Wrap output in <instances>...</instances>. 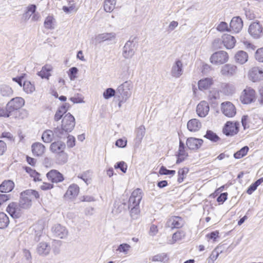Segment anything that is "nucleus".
<instances>
[{
    "instance_id": "obj_1",
    "label": "nucleus",
    "mask_w": 263,
    "mask_h": 263,
    "mask_svg": "<svg viewBox=\"0 0 263 263\" xmlns=\"http://www.w3.org/2000/svg\"><path fill=\"white\" fill-rule=\"evenodd\" d=\"M132 87L133 85L130 81H126L118 87L117 93L122 97L121 101H125L130 96Z\"/></svg>"
},
{
    "instance_id": "obj_2",
    "label": "nucleus",
    "mask_w": 263,
    "mask_h": 263,
    "mask_svg": "<svg viewBox=\"0 0 263 263\" xmlns=\"http://www.w3.org/2000/svg\"><path fill=\"white\" fill-rule=\"evenodd\" d=\"M256 98L255 91L251 87H246L241 92L240 100L243 104H248L254 102Z\"/></svg>"
},
{
    "instance_id": "obj_3",
    "label": "nucleus",
    "mask_w": 263,
    "mask_h": 263,
    "mask_svg": "<svg viewBox=\"0 0 263 263\" xmlns=\"http://www.w3.org/2000/svg\"><path fill=\"white\" fill-rule=\"evenodd\" d=\"M229 56L227 52L219 51L213 53L211 58V62L214 64H222L228 62Z\"/></svg>"
},
{
    "instance_id": "obj_4",
    "label": "nucleus",
    "mask_w": 263,
    "mask_h": 263,
    "mask_svg": "<svg viewBox=\"0 0 263 263\" xmlns=\"http://www.w3.org/2000/svg\"><path fill=\"white\" fill-rule=\"evenodd\" d=\"M75 126V119L70 113L66 114L62 121V126L68 133L71 132Z\"/></svg>"
},
{
    "instance_id": "obj_5",
    "label": "nucleus",
    "mask_w": 263,
    "mask_h": 263,
    "mask_svg": "<svg viewBox=\"0 0 263 263\" xmlns=\"http://www.w3.org/2000/svg\"><path fill=\"white\" fill-rule=\"evenodd\" d=\"M25 104L24 99L21 97H16L11 99L7 104V109L11 113L20 109Z\"/></svg>"
},
{
    "instance_id": "obj_6",
    "label": "nucleus",
    "mask_w": 263,
    "mask_h": 263,
    "mask_svg": "<svg viewBox=\"0 0 263 263\" xmlns=\"http://www.w3.org/2000/svg\"><path fill=\"white\" fill-rule=\"evenodd\" d=\"M239 125L237 122L228 121L223 128V133L228 136H234L238 132Z\"/></svg>"
},
{
    "instance_id": "obj_7",
    "label": "nucleus",
    "mask_w": 263,
    "mask_h": 263,
    "mask_svg": "<svg viewBox=\"0 0 263 263\" xmlns=\"http://www.w3.org/2000/svg\"><path fill=\"white\" fill-rule=\"evenodd\" d=\"M221 109L224 116L229 118L234 117L236 113L235 106L229 101L222 103Z\"/></svg>"
},
{
    "instance_id": "obj_8",
    "label": "nucleus",
    "mask_w": 263,
    "mask_h": 263,
    "mask_svg": "<svg viewBox=\"0 0 263 263\" xmlns=\"http://www.w3.org/2000/svg\"><path fill=\"white\" fill-rule=\"evenodd\" d=\"M22 209L20 204L15 202L10 203L7 208V212L14 218L21 217L22 214Z\"/></svg>"
},
{
    "instance_id": "obj_9",
    "label": "nucleus",
    "mask_w": 263,
    "mask_h": 263,
    "mask_svg": "<svg viewBox=\"0 0 263 263\" xmlns=\"http://www.w3.org/2000/svg\"><path fill=\"white\" fill-rule=\"evenodd\" d=\"M248 32L253 38L258 39L262 34V27L259 22H253L250 24Z\"/></svg>"
},
{
    "instance_id": "obj_10",
    "label": "nucleus",
    "mask_w": 263,
    "mask_h": 263,
    "mask_svg": "<svg viewBox=\"0 0 263 263\" xmlns=\"http://www.w3.org/2000/svg\"><path fill=\"white\" fill-rule=\"evenodd\" d=\"M53 235L58 238L64 239L68 236V232L67 229L60 224H55L51 228Z\"/></svg>"
},
{
    "instance_id": "obj_11",
    "label": "nucleus",
    "mask_w": 263,
    "mask_h": 263,
    "mask_svg": "<svg viewBox=\"0 0 263 263\" xmlns=\"http://www.w3.org/2000/svg\"><path fill=\"white\" fill-rule=\"evenodd\" d=\"M142 198L141 190L140 189L135 190L129 199L128 208H130V206H138Z\"/></svg>"
},
{
    "instance_id": "obj_12",
    "label": "nucleus",
    "mask_w": 263,
    "mask_h": 263,
    "mask_svg": "<svg viewBox=\"0 0 263 263\" xmlns=\"http://www.w3.org/2000/svg\"><path fill=\"white\" fill-rule=\"evenodd\" d=\"M184 221L179 216H172L168 219L166 223V227L171 229H179L184 224Z\"/></svg>"
},
{
    "instance_id": "obj_13",
    "label": "nucleus",
    "mask_w": 263,
    "mask_h": 263,
    "mask_svg": "<svg viewBox=\"0 0 263 263\" xmlns=\"http://www.w3.org/2000/svg\"><path fill=\"white\" fill-rule=\"evenodd\" d=\"M249 78L253 82L263 80V70L257 67L251 68L249 72Z\"/></svg>"
},
{
    "instance_id": "obj_14",
    "label": "nucleus",
    "mask_w": 263,
    "mask_h": 263,
    "mask_svg": "<svg viewBox=\"0 0 263 263\" xmlns=\"http://www.w3.org/2000/svg\"><path fill=\"white\" fill-rule=\"evenodd\" d=\"M135 43L128 41L123 48V57L125 59L131 58L135 54Z\"/></svg>"
},
{
    "instance_id": "obj_15",
    "label": "nucleus",
    "mask_w": 263,
    "mask_h": 263,
    "mask_svg": "<svg viewBox=\"0 0 263 263\" xmlns=\"http://www.w3.org/2000/svg\"><path fill=\"white\" fill-rule=\"evenodd\" d=\"M172 77L178 78L183 73V64L180 60H176L173 64L171 71Z\"/></svg>"
},
{
    "instance_id": "obj_16",
    "label": "nucleus",
    "mask_w": 263,
    "mask_h": 263,
    "mask_svg": "<svg viewBox=\"0 0 263 263\" xmlns=\"http://www.w3.org/2000/svg\"><path fill=\"white\" fill-rule=\"evenodd\" d=\"M243 22L239 16L234 17L230 23V31L239 32L242 28Z\"/></svg>"
},
{
    "instance_id": "obj_17",
    "label": "nucleus",
    "mask_w": 263,
    "mask_h": 263,
    "mask_svg": "<svg viewBox=\"0 0 263 263\" xmlns=\"http://www.w3.org/2000/svg\"><path fill=\"white\" fill-rule=\"evenodd\" d=\"M203 142L201 139L190 137L187 139L186 144L190 149L197 150L200 147Z\"/></svg>"
},
{
    "instance_id": "obj_18",
    "label": "nucleus",
    "mask_w": 263,
    "mask_h": 263,
    "mask_svg": "<svg viewBox=\"0 0 263 263\" xmlns=\"http://www.w3.org/2000/svg\"><path fill=\"white\" fill-rule=\"evenodd\" d=\"M116 34L115 32L103 33L99 34L95 37L97 43H100L105 41H112L116 39Z\"/></svg>"
},
{
    "instance_id": "obj_19",
    "label": "nucleus",
    "mask_w": 263,
    "mask_h": 263,
    "mask_svg": "<svg viewBox=\"0 0 263 263\" xmlns=\"http://www.w3.org/2000/svg\"><path fill=\"white\" fill-rule=\"evenodd\" d=\"M237 67L234 65L227 64L221 67L220 73L222 76L231 77L236 73Z\"/></svg>"
},
{
    "instance_id": "obj_20",
    "label": "nucleus",
    "mask_w": 263,
    "mask_h": 263,
    "mask_svg": "<svg viewBox=\"0 0 263 263\" xmlns=\"http://www.w3.org/2000/svg\"><path fill=\"white\" fill-rule=\"evenodd\" d=\"M47 177L49 180L52 182L58 183L64 180L63 176L61 173L57 170H52L49 171L46 174Z\"/></svg>"
},
{
    "instance_id": "obj_21",
    "label": "nucleus",
    "mask_w": 263,
    "mask_h": 263,
    "mask_svg": "<svg viewBox=\"0 0 263 263\" xmlns=\"http://www.w3.org/2000/svg\"><path fill=\"white\" fill-rule=\"evenodd\" d=\"M197 114L200 117H205L209 111V106L205 101H201L197 106Z\"/></svg>"
},
{
    "instance_id": "obj_22",
    "label": "nucleus",
    "mask_w": 263,
    "mask_h": 263,
    "mask_svg": "<svg viewBox=\"0 0 263 263\" xmlns=\"http://www.w3.org/2000/svg\"><path fill=\"white\" fill-rule=\"evenodd\" d=\"M222 43L225 47L227 49L233 48L236 43V40L234 36L225 34L222 36Z\"/></svg>"
},
{
    "instance_id": "obj_23",
    "label": "nucleus",
    "mask_w": 263,
    "mask_h": 263,
    "mask_svg": "<svg viewBox=\"0 0 263 263\" xmlns=\"http://www.w3.org/2000/svg\"><path fill=\"white\" fill-rule=\"evenodd\" d=\"M50 250V246L46 242H41L37 246L36 251L40 255L47 256L49 254Z\"/></svg>"
},
{
    "instance_id": "obj_24",
    "label": "nucleus",
    "mask_w": 263,
    "mask_h": 263,
    "mask_svg": "<svg viewBox=\"0 0 263 263\" xmlns=\"http://www.w3.org/2000/svg\"><path fill=\"white\" fill-rule=\"evenodd\" d=\"M31 199L28 196L26 191L21 194V199L19 204L24 209L29 208L31 205Z\"/></svg>"
},
{
    "instance_id": "obj_25",
    "label": "nucleus",
    "mask_w": 263,
    "mask_h": 263,
    "mask_svg": "<svg viewBox=\"0 0 263 263\" xmlns=\"http://www.w3.org/2000/svg\"><path fill=\"white\" fill-rule=\"evenodd\" d=\"M201 123L197 119L190 120L187 124V129L192 132H196L201 128Z\"/></svg>"
},
{
    "instance_id": "obj_26",
    "label": "nucleus",
    "mask_w": 263,
    "mask_h": 263,
    "mask_svg": "<svg viewBox=\"0 0 263 263\" xmlns=\"http://www.w3.org/2000/svg\"><path fill=\"white\" fill-rule=\"evenodd\" d=\"M50 150L52 152L58 154L64 152L65 148V144L61 141H58L53 142L50 146Z\"/></svg>"
},
{
    "instance_id": "obj_27",
    "label": "nucleus",
    "mask_w": 263,
    "mask_h": 263,
    "mask_svg": "<svg viewBox=\"0 0 263 263\" xmlns=\"http://www.w3.org/2000/svg\"><path fill=\"white\" fill-rule=\"evenodd\" d=\"M32 152L34 156H42L45 152V146L40 142H35L32 144L31 146Z\"/></svg>"
},
{
    "instance_id": "obj_28",
    "label": "nucleus",
    "mask_w": 263,
    "mask_h": 263,
    "mask_svg": "<svg viewBox=\"0 0 263 263\" xmlns=\"http://www.w3.org/2000/svg\"><path fill=\"white\" fill-rule=\"evenodd\" d=\"M79 192V187L76 184H72L69 186L65 194V196L67 197L70 199H72L78 196Z\"/></svg>"
},
{
    "instance_id": "obj_29",
    "label": "nucleus",
    "mask_w": 263,
    "mask_h": 263,
    "mask_svg": "<svg viewBox=\"0 0 263 263\" xmlns=\"http://www.w3.org/2000/svg\"><path fill=\"white\" fill-rule=\"evenodd\" d=\"M248 59V53L242 50L238 51L235 55V60L236 63L240 64H245Z\"/></svg>"
},
{
    "instance_id": "obj_30",
    "label": "nucleus",
    "mask_w": 263,
    "mask_h": 263,
    "mask_svg": "<svg viewBox=\"0 0 263 263\" xmlns=\"http://www.w3.org/2000/svg\"><path fill=\"white\" fill-rule=\"evenodd\" d=\"M213 84V80L211 78H207L200 80L198 82V88L201 90L209 89Z\"/></svg>"
},
{
    "instance_id": "obj_31",
    "label": "nucleus",
    "mask_w": 263,
    "mask_h": 263,
    "mask_svg": "<svg viewBox=\"0 0 263 263\" xmlns=\"http://www.w3.org/2000/svg\"><path fill=\"white\" fill-rule=\"evenodd\" d=\"M14 187V183L11 180L4 181L0 185V191L7 193L11 191Z\"/></svg>"
},
{
    "instance_id": "obj_32",
    "label": "nucleus",
    "mask_w": 263,
    "mask_h": 263,
    "mask_svg": "<svg viewBox=\"0 0 263 263\" xmlns=\"http://www.w3.org/2000/svg\"><path fill=\"white\" fill-rule=\"evenodd\" d=\"M223 92L227 95H232L235 93L236 88L232 83H223L221 85Z\"/></svg>"
},
{
    "instance_id": "obj_33",
    "label": "nucleus",
    "mask_w": 263,
    "mask_h": 263,
    "mask_svg": "<svg viewBox=\"0 0 263 263\" xmlns=\"http://www.w3.org/2000/svg\"><path fill=\"white\" fill-rule=\"evenodd\" d=\"M52 70V67L50 65H46L44 66L42 70L38 72L37 75L41 77L42 79L45 78L48 79L51 76L50 71Z\"/></svg>"
},
{
    "instance_id": "obj_34",
    "label": "nucleus",
    "mask_w": 263,
    "mask_h": 263,
    "mask_svg": "<svg viewBox=\"0 0 263 263\" xmlns=\"http://www.w3.org/2000/svg\"><path fill=\"white\" fill-rule=\"evenodd\" d=\"M13 90L11 87L6 84L0 85V94L3 97H11L13 94Z\"/></svg>"
},
{
    "instance_id": "obj_35",
    "label": "nucleus",
    "mask_w": 263,
    "mask_h": 263,
    "mask_svg": "<svg viewBox=\"0 0 263 263\" xmlns=\"http://www.w3.org/2000/svg\"><path fill=\"white\" fill-rule=\"evenodd\" d=\"M42 139L44 142L49 143L55 138L53 130L47 129L45 130L42 136Z\"/></svg>"
},
{
    "instance_id": "obj_36",
    "label": "nucleus",
    "mask_w": 263,
    "mask_h": 263,
    "mask_svg": "<svg viewBox=\"0 0 263 263\" xmlns=\"http://www.w3.org/2000/svg\"><path fill=\"white\" fill-rule=\"evenodd\" d=\"M53 132L55 138L63 139L65 138L68 135V132L66 131L62 126L61 127H57L53 129Z\"/></svg>"
},
{
    "instance_id": "obj_37",
    "label": "nucleus",
    "mask_w": 263,
    "mask_h": 263,
    "mask_svg": "<svg viewBox=\"0 0 263 263\" xmlns=\"http://www.w3.org/2000/svg\"><path fill=\"white\" fill-rule=\"evenodd\" d=\"M36 7L35 5L32 4L29 5L27 8V11L23 14V18L26 21H28L34 13L36 11Z\"/></svg>"
},
{
    "instance_id": "obj_38",
    "label": "nucleus",
    "mask_w": 263,
    "mask_h": 263,
    "mask_svg": "<svg viewBox=\"0 0 263 263\" xmlns=\"http://www.w3.org/2000/svg\"><path fill=\"white\" fill-rule=\"evenodd\" d=\"M136 137L135 140L136 143H140L145 134V128L143 125H140L136 130Z\"/></svg>"
},
{
    "instance_id": "obj_39",
    "label": "nucleus",
    "mask_w": 263,
    "mask_h": 263,
    "mask_svg": "<svg viewBox=\"0 0 263 263\" xmlns=\"http://www.w3.org/2000/svg\"><path fill=\"white\" fill-rule=\"evenodd\" d=\"M116 4V0H104V9L106 12H111L114 10Z\"/></svg>"
},
{
    "instance_id": "obj_40",
    "label": "nucleus",
    "mask_w": 263,
    "mask_h": 263,
    "mask_svg": "<svg viewBox=\"0 0 263 263\" xmlns=\"http://www.w3.org/2000/svg\"><path fill=\"white\" fill-rule=\"evenodd\" d=\"M9 223V219L4 212H0V229H5Z\"/></svg>"
},
{
    "instance_id": "obj_41",
    "label": "nucleus",
    "mask_w": 263,
    "mask_h": 263,
    "mask_svg": "<svg viewBox=\"0 0 263 263\" xmlns=\"http://www.w3.org/2000/svg\"><path fill=\"white\" fill-rule=\"evenodd\" d=\"M23 89L27 93H31L35 90V86L29 81H25L23 83Z\"/></svg>"
},
{
    "instance_id": "obj_42",
    "label": "nucleus",
    "mask_w": 263,
    "mask_h": 263,
    "mask_svg": "<svg viewBox=\"0 0 263 263\" xmlns=\"http://www.w3.org/2000/svg\"><path fill=\"white\" fill-rule=\"evenodd\" d=\"M204 137L213 142H216L220 139L219 137L216 133L210 130L206 131V134L204 136Z\"/></svg>"
},
{
    "instance_id": "obj_43",
    "label": "nucleus",
    "mask_w": 263,
    "mask_h": 263,
    "mask_svg": "<svg viewBox=\"0 0 263 263\" xmlns=\"http://www.w3.org/2000/svg\"><path fill=\"white\" fill-rule=\"evenodd\" d=\"M54 18L52 16H48L44 22V26L48 29H54Z\"/></svg>"
},
{
    "instance_id": "obj_44",
    "label": "nucleus",
    "mask_w": 263,
    "mask_h": 263,
    "mask_svg": "<svg viewBox=\"0 0 263 263\" xmlns=\"http://www.w3.org/2000/svg\"><path fill=\"white\" fill-rule=\"evenodd\" d=\"M249 151V147L247 146L241 148L234 154V157L236 159H240L246 156Z\"/></svg>"
},
{
    "instance_id": "obj_45",
    "label": "nucleus",
    "mask_w": 263,
    "mask_h": 263,
    "mask_svg": "<svg viewBox=\"0 0 263 263\" xmlns=\"http://www.w3.org/2000/svg\"><path fill=\"white\" fill-rule=\"evenodd\" d=\"M167 260V256L166 254L164 253L156 255L154 256L152 258V260L153 261H161L164 262L166 261Z\"/></svg>"
},
{
    "instance_id": "obj_46",
    "label": "nucleus",
    "mask_w": 263,
    "mask_h": 263,
    "mask_svg": "<svg viewBox=\"0 0 263 263\" xmlns=\"http://www.w3.org/2000/svg\"><path fill=\"white\" fill-rule=\"evenodd\" d=\"M189 172V169L186 167H183L182 168H180L178 171V182L179 183L182 182L184 178L185 177L186 174Z\"/></svg>"
},
{
    "instance_id": "obj_47",
    "label": "nucleus",
    "mask_w": 263,
    "mask_h": 263,
    "mask_svg": "<svg viewBox=\"0 0 263 263\" xmlns=\"http://www.w3.org/2000/svg\"><path fill=\"white\" fill-rule=\"evenodd\" d=\"M185 233L183 231H178L177 232L175 233L172 236L173 241L176 242L177 241L180 240L183 238L185 237Z\"/></svg>"
},
{
    "instance_id": "obj_48",
    "label": "nucleus",
    "mask_w": 263,
    "mask_h": 263,
    "mask_svg": "<svg viewBox=\"0 0 263 263\" xmlns=\"http://www.w3.org/2000/svg\"><path fill=\"white\" fill-rule=\"evenodd\" d=\"M160 175H172L173 176L175 174L176 172L174 170H167L165 166H162L159 170V172Z\"/></svg>"
},
{
    "instance_id": "obj_49",
    "label": "nucleus",
    "mask_w": 263,
    "mask_h": 263,
    "mask_svg": "<svg viewBox=\"0 0 263 263\" xmlns=\"http://www.w3.org/2000/svg\"><path fill=\"white\" fill-rule=\"evenodd\" d=\"M57 160L60 164L65 163L68 159L67 155L64 152L61 153L57 155Z\"/></svg>"
},
{
    "instance_id": "obj_50",
    "label": "nucleus",
    "mask_w": 263,
    "mask_h": 263,
    "mask_svg": "<svg viewBox=\"0 0 263 263\" xmlns=\"http://www.w3.org/2000/svg\"><path fill=\"white\" fill-rule=\"evenodd\" d=\"M116 91L112 88H107L103 92V97L105 99H108L115 96Z\"/></svg>"
},
{
    "instance_id": "obj_51",
    "label": "nucleus",
    "mask_w": 263,
    "mask_h": 263,
    "mask_svg": "<svg viewBox=\"0 0 263 263\" xmlns=\"http://www.w3.org/2000/svg\"><path fill=\"white\" fill-rule=\"evenodd\" d=\"M115 168H119L123 173H125L127 170V165L124 161L117 162L115 165Z\"/></svg>"
},
{
    "instance_id": "obj_52",
    "label": "nucleus",
    "mask_w": 263,
    "mask_h": 263,
    "mask_svg": "<svg viewBox=\"0 0 263 263\" xmlns=\"http://www.w3.org/2000/svg\"><path fill=\"white\" fill-rule=\"evenodd\" d=\"M130 248V246L128 244L122 243L119 245L117 250L126 254Z\"/></svg>"
},
{
    "instance_id": "obj_53",
    "label": "nucleus",
    "mask_w": 263,
    "mask_h": 263,
    "mask_svg": "<svg viewBox=\"0 0 263 263\" xmlns=\"http://www.w3.org/2000/svg\"><path fill=\"white\" fill-rule=\"evenodd\" d=\"M27 193L28 196L31 199V201L33 199H37L39 198L40 195L39 193L34 190H27L26 191Z\"/></svg>"
},
{
    "instance_id": "obj_54",
    "label": "nucleus",
    "mask_w": 263,
    "mask_h": 263,
    "mask_svg": "<svg viewBox=\"0 0 263 263\" xmlns=\"http://www.w3.org/2000/svg\"><path fill=\"white\" fill-rule=\"evenodd\" d=\"M255 58L259 62H263V47L258 49L255 54Z\"/></svg>"
},
{
    "instance_id": "obj_55",
    "label": "nucleus",
    "mask_w": 263,
    "mask_h": 263,
    "mask_svg": "<svg viewBox=\"0 0 263 263\" xmlns=\"http://www.w3.org/2000/svg\"><path fill=\"white\" fill-rule=\"evenodd\" d=\"M217 30L220 32L225 31H230V28L228 27V25L224 22H221L217 27Z\"/></svg>"
},
{
    "instance_id": "obj_56",
    "label": "nucleus",
    "mask_w": 263,
    "mask_h": 263,
    "mask_svg": "<svg viewBox=\"0 0 263 263\" xmlns=\"http://www.w3.org/2000/svg\"><path fill=\"white\" fill-rule=\"evenodd\" d=\"M184 148L185 146L184 143L182 141L180 140L178 150V154L179 156H187V154L185 152Z\"/></svg>"
},
{
    "instance_id": "obj_57",
    "label": "nucleus",
    "mask_w": 263,
    "mask_h": 263,
    "mask_svg": "<svg viewBox=\"0 0 263 263\" xmlns=\"http://www.w3.org/2000/svg\"><path fill=\"white\" fill-rule=\"evenodd\" d=\"M126 204L125 203L119 204V203H117V202H116L114 204L115 209L114 211L116 213H120L124 209V206Z\"/></svg>"
},
{
    "instance_id": "obj_58",
    "label": "nucleus",
    "mask_w": 263,
    "mask_h": 263,
    "mask_svg": "<svg viewBox=\"0 0 263 263\" xmlns=\"http://www.w3.org/2000/svg\"><path fill=\"white\" fill-rule=\"evenodd\" d=\"M63 10L66 13H69L73 11H77V9H76V4L72 3L71 5L69 6H63L62 8Z\"/></svg>"
},
{
    "instance_id": "obj_59",
    "label": "nucleus",
    "mask_w": 263,
    "mask_h": 263,
    "mask_svg": "<svg viewBox=\"0 0 263 263\" xmlns=\"http://www.w3.org/2000/svg\"><path fill=\"white\" fill-rule=\"evenodd\" d=\"M67 146L69 147H73L75 145V138L72 135H69L67 136Z\"/></svg>"
},
{
    "instance_id": "obj_60",
    "label": "nucleus",
    "mask_w": 263,
    "mask_h": 263,
    "mask_svg": "<svg viewBox=\"0 0 263 263\" xmlns=\"http://www.w3.org/2000/svg\"><path fill=\"white\" fill-rule=\"evenodd\" d=\"M11 115L10 111H9L6 105V109L0 108V117H9Z\"/></svg>"
},
{
    "instance_id": "obj_61",
    "label": "nucleus",
    "mask_w": 263,
    "mask_h": 263,
    "mask_svg": "<svg viewBox=\"0 0 263 263\" xmlns=\"http://www.w3.org/2000/svg\"><path fill=\"white\" fill-rule=\"evenodd\" d=\"M64 113V110H61V109L59 108L55 114L54 117V121H58L60 120L62 118Z\"/></svg>"
},
{
    "instance_id": "obj_62",
    "label": "nucleus",
    "mask_w": 263,
    "mask_h": 263,
    "mask_svg": "<svg viewBox=\"0 0 263 263\" xmlns=\"http://www.w3.org/2000/svg\"><path fill=\"white\" fill-rule=\"evenodd\" d=\"M78 69L77 67H73L69 69V77L70 80H73L76 77V74L78 73Z\"/></svg>"
},
{
    "instance_id": "obj_63",
    "label": "nucleus",
    "mask_w": 263,
    "mask_h": 263,
    "mask_svg": "<svg viewBox=\"0 0 263 263\" xmlns=\"http://www.w3.org/2000/svg\"><path fill=\"white\" fill-rule=\"evenodd\" d=\"M228 193H221L217 198V201L218 202L223 203L227 199Z\"/></svg>"
},
{
    "instance_id": "obj_64",
    "label": "nucleus",
    "mask_w": 263,
    "mask_h": 263,
    "mask_svg": "<svg viewBox=\"0 0 263 263\" xmlns=\"http://www.w3.org/2000/svg\"><path fill=\"white\" fill-rule=\"evenodd\" d=\"M127 141L123 140L122 139H119L116 142V145L119 147H124L126 146Z\"/></svg>"
}]
</instances>
